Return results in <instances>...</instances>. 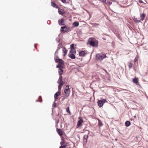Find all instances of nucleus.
Here are the masks:
<instances>
[{
    "instance_id": "nucleus-45",
    "label": "nucleus",
    "mask_w": 148,
    "mask_h": 148,
    "mask_svg": "<svg viewBox=\"0 0 148 148\" xmlns=\"http://www.w3.org/2000/svg\"><path fill=\"white\" fill-rule=\"evenodd\" d=\"M124 90H125V91H127V90H126V89H124Z\"/></svg>"
},
{
    "instance_id": "nucleus-20",
    "label": "nucleus",
    "mask_w": 148,
    "mask_h": 148,
    "mask_svg": "<svg viewBox=\"0 0 148 148\" xmlns=\"http://www.w3.org/2000/svg\"><path fill=\"white\" fill-rule=\"evenodd\" d=\"M79 25V22H75L73 23V25L74 27H77Z\"/></svg>"
},
{
    "instance_id": "nucleus-3",
    "label": "nucleus",
    "mask_w": 148,
    "mask_h": 148,
    "mask_svg": "<svg viewBox=\"0 0 148 148\" xmlns=\"http://www.w3.org/2000/svg\"><path fill=\"white\" fill-rule=\"evenodd\" d=\"M79 120L77 122V128H78L80 127L82 125V123L83 122V120L82 119V118L79 117Z\"/></svg>"
},
{
    "instance_id": "nucleus-27",
    "label": "nucleus",
    "mask_w": 148,
    "mask_h": 148,
    "mask_svg": "<svg viewBox=\"0 0 148 148\" xmlns=\"http://www.w3.org/2000/svg\"><path fill=\"white\" fill-rule=\"evenodd\" d=\"M56 67L59 68H63V67L62 66V65L59 64L56 66Z\"/></svg>"
},
{
    "instance_id": "nucleus-49",
    "label": "nucleus",
    "mask_w": 148,
    "mask_h": 148,
    "mask_svg": "<svg viewBox=\"0 0 148 148\" xmlns=\"http://www.w3.org/2000/svg\"><path fill=\"white\" fill-rule=\"evenodd\" d=\"M112 1L113 0H111Z\"/></svg>"
},
{
    "instance_id": "nucleus-5",
    "label": "nucleus",
    "mask_w": 148,
    "mask_h": 148,
    "mask_svg": "<svg viewBox=\"0 0 148 148\" xmlns=\"http://www.w3.org/2000/svg\"><path fill=\"white\" fill-rule=\"evenodd\" d=\"M87 53V51H81L79 52V56H84Z\"/></svg>"
},
{
    "instance_id": "nucleus-29",
    "label": "nucleus",
    "mask_w": 148,
    "mask_h": 148,
    "mask_svg": "<svg viewBox=\"0 0 148 148\" xmlns=\"http://www.w3.org/2000/svg\"><path fill=\"white\" fill-rule=\"evenodd\" d=\"M101 1L104 4H107L106 2V0H101Z\"/></svg>"
},
{
    "instance_id": "nucleus-14",
    "label": "nucleus",
    "mask_w": 148,
    "mask_h": 148,
    "mask_svg": "<svg viewBox=\"0 0 148 148\" xmlns=\"http://www.w3.org/2000/svg\"><path fill=\"white\" fill-rule=\"evenodd\" d=\"M51 6L53 8H58L59 7L58 5H57L55 3L53 2H51Z\"/></svg>"
},
{
    "instance_id": "nucleus-37",
    "label": "nucleus",
    "mask_w": 148,
    "mask_h": 148,
    "mask_svg": "<svg viewBox=\"0 0 148 148\" xmlns=\"http://www.w3.org/2000/svg\"><path fill=\"white\" fill-rule=\"evenodd\" d=\"M139 2L140 3H143V2L142 0H139Z\"/></svg>"
},
{
    "instance_id": "nucleus-17",
    "label": "nucleus",
    "mask_w": 148,
    "mask_h": 148,
    "mask_svg": "<svg viewBox=\"0 0 148 148\" xmlns=\"http://www.w3.org/2000/svg\"><path fill=\"white\" fill-rule=\"evenodd\" d=\"M64 84L63 82H62L61 83L59 84V85L58 86L59 91L61 89L62 86Z\"/></svg>"
},
{
    "instance_id": "nucleus-12",
    "label": "nucleus",
    "mask_w": 148,
    "mask_h": 148,
    "mask_svg": "<svg viewBox=\"0 0 148 148\" xmlns=\"http://www.w3.org/2000/svg\"><path fill=\"white\" fill-rule=\"evenodd\" d=\"M97 103L98 105L100 107L102 106L103 105V101H101V100H98L97 101Z\"/></svg>"
},
{
    "instance_id": "nucleus-6",
    "label": "nucleus",
    "mask_w": 148,
    "mask_h": 148,
    "mask_svg": "<svg viewBox=\"0 0 148 148\" xmlns=\"http://www.w3.org/2000/svg\"><path fill=\"white\" fill-rule=\"evenodd\" d=\"M61 31L62 32H65L68 31L69 29V28H67L66 26L64 27H61Z\"/></svg>"
},
{
    "instance_id": "nucleus-39",
    "label": "nucleus",
    "mask_w": 148,
    "mask_h": 148,
    "mask_svg": "<svg viewBox=\"0 0 148 148\" xmlns=\"http://www.w3.org/2000/svg\"><path fill=\"white\" fill-rule=\"evenodd\" d=\"M136 22H137V23H140V20H136Z\"/></svg>"
},
{
    "instance_id": "nucleus-41",
    "label": "nucleus",
    "mask_w": 148,
    "mask_h": 148,
    "mask_svg": "<svg viewBox=\"0 0 148 148\" xmlns=\"http://www.w3.org/2000/svg\"><path fill=\"white\" fill-rule=\"evenodd\" d=\"M113 1V2H116L117 3H118V2L117 1H115V0H113L112 1Z\"/></svg>"
},
{
    "instance_id": "nucleus-7",
    "label": "nucleus",
    "mask_w": 148,
    "mask_h": 148,
    "mask_svg": "<svg viewBox=\"0 0 148 148\" xmlns=\"http://www.w3.org/2000/svg\"><path fill=\"white\" fill-rule=\"evenodd\" d=\"M55 62L56 63H58L59 64H61L62 65L64 64V61L61 59H56L55 60Z\"/></svg>"
},
{
    "instance_id": "nucleus-1",
    "label": "nucleus",
    "mask_w": 148,
    "mask_h": 148,
    "mask_svg": "<svg viewBox=\"0 0 148 148\" xmlns=\"http://www.w3.org/2000/svg\"><path fill=\"white\" fill-rule=\"evenodd\" d=\"M90 45L93 47H97L98 44V41L95 39H91L88 41Z\"/></svg>"
},
{
    "instance_id": "nucleus-24",
    "label": "nucleus",
    "mask_w": 148,
    "mask_h": 148,
    "mask_svg": "<svg viewBox=\"0 0 148 148\" xmlns=\"http://www.w3.org/2000/svg\"><path fill=\"white\" fill-rule=\"evenodd\" d=\"M98 124L99 126H101L103 125V123L100 120H98Z\"/></svg>"
},
{
    "instance_id": "nucleus-22",
    "label": "nucleus",
    "mask_w": 148,
    "mask_h": 148,
    "mask_svg": "<svg viewBox=\"0 0 148 148\" xmlns=\"http://www.w3.org/2000/svg\"><path fill=\"white\" fill-rule=\"evenodd\" d=\"M133 82L134 83L137 84L138 83V79L136 78H134L133 80Z\"/></svg>"
},
{
    "instance_id": "nucleus-23",
    "label": "nucleus",
    "mask_w": 148,
    "mask_h": 148,
    "mask_svg": "<svg viewBox=\"0 0 148 148\" xmlns=\"http://www.w3.org/2000/svg\"><path fill=\"white\" fill-rule=\"evenodd\" d=\"M63 52L64 53V56H65L67 53V51L65 47H64L63 49Z\"/></svg>"
},
{
    "instance_id": "nucleus-18",
    "label": "nucleus",
    "mask_w": 148,
    "mask_h": 148,
    "mask_svg": "<svg viewBox=\"0 0 148 148\" xmlns=\"http://www.w3.org/2000/svg\"><path fill=\"white\" fill-rule=\"evenodd\" d=\"M59 74L60 75H61L63 73V70L62 69L60 68L59 69Z\"/></svg>"
},
{
    "instance_id": "nucleus-8",
    "label": "nucleus",
    "mask_w": 148,
    "mask_h": 148,
    "mask_svg": "<svg viewBox=\"0 0 148 148\" xmlns=\"http://www.w3.org/2000/svg\"><path fill=\"white\" fill-rule=\"evenodd\" d=\"M88 138V135H85L84 136L83 141V145H85L86 144L87 142V141Z\"/></svg>"
},
{
    "instance_id": "nucleus-28",
    "label": "nucleus",
    "mask_w": 148,
    "mask_h": 148,
    "mask_svg": "<svg viewBox=\"0 0 148 148\" xmlns=\"http://www.w3.org/2000/svg\"><path fill=\"white\" fill-rule=\"evenodd\" d=\"M66 147V145H61L60 147L59 148H65Z\"/></svg>"
},
{
    "instance_id": "nucleus-47",
    "label": "nucleus",
    "mask_w": 148,
    "mask_h": 148,
    "mask_svg": "<svg viewBox=\"0 0 148 148\" xmlns=\"http://www.w3.org/2000/svg\"><path fill=\"white\" fill-rule=\"evenodd\" d=\"M36 101H38V100H36Z\"/></svg>"
},
{
    "instance_id": "nucleus-44",
    "label": "nucleus",
    "mask_w": 148,
    "mask_h": 148,
    "mask_svg": "<svg viewBox=\"0 0 148 148\" xmlns=\"http://www.w3.org/2000/svg\"><path fill=\"white\" fill-rule=\"evenodd\" d=\"M42 101V100L41 99L40 101V102H41Z\"/></svg>"
},
{
    "instance_id": "nucleus-42",
    "label": "nucleus",
    "mask_w": 148,
    "mask_h": 148,
    "mask_svg": "<svg viewBox=\"0 0 148 148\" xmlns=\"http://www.w3.org/2000/svg\"><path fill=\"white\" fill-rule=\"evenodd\" d=\"M39 99H41V96H40L39 97Z\"/></svg>"
},
{
    "instance_id": "nucleus-35",
    "label": "nucleus",
    "mask_w": 148,
    "mask_h": 148,
    "mask_svg": "<svg viewBox=\"0 0 148 148\" xmlns=\"http://www.w3.org/2000/svg\"><path fill=\"white\" fill-rule=\"evenodd\" d=\"M61 1L63 3H66V0H61Z\"/></svg>"
},
{
    "instance_id": "nucleus-11",
    "label": "nucleus",
    "mask_w": 148,
    "mask_h": 148,
    "mask_svg": "<svg viewBox=\"0 0 148 148\" xmlns=\"http://www.w3.org/2000/svg\"><path fill=\"white\" fill-rule=\"evenodd\" d=\"M74 44H72L70 46V48L71 50H70V52L71 53H73V51L75 50V49L74 46Z\"/></svg>"
},
{
    "instance_id": "nucleus-36",
    "label": "nucleus",
    "mask_w": 148,
    "mask_h": 148,
    "mask_svg": "<svg viewBox=\"0 0 148 148\" xmlns=\"http://www.w3.org/2000/svg\"><path fill=\"white\" fill-rule=\"evenodd\" d=\"M56 40L58 41V42H60V40L58 38H57L56 39Z\"/></svg>"
},
{
    "instance_id": "nucleus-40",
    "label": "nucleus",
    "mask_w": 148,
    "mask_h": 148,
    "mask_svg": "<svg viewBox=\"0 0 148 148\" xmlns=\"http://www.w3.org/2000/svg\"><path fill=\"white\" fill-rule=\"evenodd\" d=\"M94 26L99 25V24H97V23H95V24H94Z\"/></svg>"
},
{
    "instance_id": "nucleus-2",
    "label": "nucleus",
    "mask_w": 148,
    "mask_h": 148,
    "mask_svg": "<svg viewBox=\"0 0 148 148\" xmlns=\"http://www.w3.org/2000/svg\"><path fill=\"white\" fill-rule=\"evenodd\" d=\"M107 57L105 53L97 54L96 55V58L97 60H101Z\"/></svg>"
},
{
    "instance_id": "nucleus-26",
    "label": "nucleus",
    "mask_w": 148,
    "mask_h": 148,
    "mask_svg": "<svg viewBox=\"0 0 148 148\" xmlns=\"http://www.w3.org/2000/svg\"><path fill=\"white\" fill-rule=\"evenodd\" d=\"M60 10V9H59L58 10V13L59 14L61 15L64 14V13L61 10Z\"/></svg>"
},
{
    "instance_id": "nucleus-31",
    "label": "nucleus",
    "mask_w": 148,
    "mask_h": 148,
    "mask_svg": "<svg viewBox=\"0 0 148 148\" xmlns=\"http://www.w3.org/2000/svg\"><path fill=\"white\" fill-rule=\"evenodd\" d=\"M128 66L130 69L131 68H132V64L131 63H130L129 64Z\"/></svg>"
},
{
    "instance_id": "nucleus-30",
    "label": "nucleus",
    "mask_w": 148,
    "mask_h": 148,
    "mask_svg": "<svg viewBox=\"0 0 148 148\" xmlns=\"http://www.w3.org/2000/svg\"><path fill=\"white\" fill-rule=\"evenodd\" d=\"M66 111L68 113H70V110H69V107H68L66 109Z\"/></svg>"
},
{
    "instance_id": "nucleus-10",
    "label": "nucleus",
    "mask_w": 148,
    "mask_h": 148,
    "mask_svg": "<svg viewBox=\"0 0 148 148\" xmlns=\"http://www.w3.org/2000/svg\"><path fill=\"white\" fill-rule=\"evenodd\" d=\"M60 92L59 91H58L54 95V98L55 99V101H56L58 99V97L60 95Z\"/></svg>"
},
{
    "instance_id": "nucleus-9",
    "label": "nucleus",
    "mask_w": 148,
    "mask_h": 148,
    "mask_svg": "<svg viewBox=\"0 0 148 148\" xmlns=\"http://www.w3.org/2000/svg\"><path fill=\"white\" fill-rule=\"evenodd\" d=\"M64 20L63 18L59 20L58 22L59 23V25H64Z\"/></svg>"
},
{
    "instance_id": "nucleus-34",
    "label": "nucleus",
    "mask_w": 148,
    "mask_h": 148,
    "mask_svg": "<svg viewBox=\"0 0 148 148\" xmlns=\"http://www.w3.org/2000/svg\"><path fill=\"white\" fill-rule=\"evenodd\" d=\"M56 103H55V102H54L53 103V107H56Z\"/></svg>"
},
{
    "instance_id": "nucleus-25",
    "label": "nucleus",
    "mask_w": 148,
    "mask_h": 148,
    "mask_svg": "<svg viewBox=\"0 0 148 148\" xmlns=\"http://www.w3.org/2000/svg\"><path fill=\"white\" fill-rule=\"evenodd\" d=\"M60 144L61 145H66V143L64 142V141H61L60 143Z\"/></svg>"
},
{
    "instance_id": "nucleus-46",
    "label": "nucleus",
    "mask_w": 148,
    "mask_h": 148,
    "mask_svg": "<svg viewBox=\"0 0 148 148\" xmlns=\"http://www.w3.org/2000/svg\"><path fill=\"white\" fill-rule=\"evenodd\" d=\"M134 117H136V116H134Z\"/></svg>"
},
{
    "instance_id": "nucleus-33",
    "label": "nucleus",
    "mask_w": 148,
    "mask_h": 148,
    "mask_svg": "<svg viewBox=\"0 0 148 148\" xmlns=\"http://www.w3.org/2000/svg\"><path fill=\"white\" fill-rule=\"evenodd\" d=\"M101 101H102L103 102V103L104 104V103H105L106 102H107V100L106 99H103Z\"/></svg>"
},
{
    "instance_id": "nucleus-48",
    "label": "nucleus",
    "mask_w": 148,
    "mask_h": 148,
    "mask_svg": "<svg viewBox=\"0 0 148 148\" xmlns=\"http://www.w3.org/2000/svg\"><path fill=\"white\" fill-rule=\"evenodd\" d=\"M60 49V48H58V49Z\"/></svg>"
},
{
    "instance_id": "nucleus-38",
    "label": "nucleus",
    "mask_w": 148,
    "mask_h": 148,
    "mask_svg": "<svg viewBox=\"0 0 148 148\" xmlns=\"http://www.w3.org/2000/svg\"><path fill=\"white\" fill-rule=\"evenodd\" d=\"M138 59V58H137L136 57L135 58V61L136 62V61Z\"/></svg>"
},
{
    "instance_id": "nucleus-19",
    "label": "nucleus",
    "mask_w": 148,
    "mask_h": 148,
    "mask_svg": "<svg viewBox=\"0 0 148 148\" xmlns=\"http://www.w3.org/2000/svg\"><path fill=\"white\" fill-rule=\"evenodd\" d=\"M69 56L72 59H75V56L73 53L71 54Z\"/></svg>"
},
{
    "instance_id": "nucleus-32",
    "label": "nucleus",
    "mask_w": 148,
    "mask_h": 148,
    "mask_svg": "<svg viewBox=\"0 0 148 148\" xmlns=\"http://www.w3.org/2000/svg\"><path fill=\"white\" fill-rule=\"evenodd\" d=\"M107 3H108L109 5H111L112 3V2L109 1V0H107Z\"/></svg>"
},
{
    "instance_id": "nucleus-21",
    "label": "nucleus",
    "mask_w": 148,
    "mask_h": 148,
    "mask_svg": "<svg viewBox=\"0 0 148 148\" xmlns=\"http://www.w3.org/2000/svg\"><path fill=\"white\" fill-rule=\"evenodd\" d=\"M130 122L128 121H126L125 123V125L127 127L129 126L130 125Z\"/></svg>"
},
{
    "instance_id": "nucleus-16",
    "label": "nucleus",
    "mask_w": 148,
    "mask_h": 148,
    "mask_svg": "<svg viewBox=\"0 0 148 148\" xmlns=\"http://www.w3.org/2000/svg\"><path fill=\"white\" fill-rule=\"evenodd\" d=\"M145 14L144 13H143V14H140V17L141 18V19L142 21L145 18Z\"/></svg>"
},
{
    "instance_id": "nucleus-15",
    "label": "nucleus",
    "mask_w": 148,
    "mask_h": 148,
    "mask_svg": "<svg viewBox=\"0 0 148 148\" xmlns=\"http://www.w3.org/2000/svg\"><path fill=\"white\" fill-rule=\"evenodd\" d=\"M62 82V75H60L59 76V78L58 81L57 82L58 84H60Z\"/></svg>"
},
{
    "instance_id": "nucleus-4",
    "label": "nucleus",
    "mask_w": 148,
    "mask_h": 148,
    "mask_svg": "<svg viewBox=\"0 0 148 148\" xmlns=\"http://www.w3.org/2000/svg\"><path fill=\"white\" fill-rule=\"evenodd\" d=\"M69 87L68 85H67L65 89L64 90V92L65 94V95L68 96L69 94Z\"/></svg>"
},
{
    "instance_id": "nucleus-43",
    "label": "nucleus",
    "mask_w": 148,
    "mask_h": 148,
    "mask_svg": "<svg viewBox=\"0 0 148 148\" xmlns=\"http://www.w3.org/2000/svg\"><path fill=\"white\" fill-rule=\"evenodd\" d=\"M34 47H35V48H36V45H34Z\"/></svg>"
},
{
    "instance_id": "nucleus-13",
    "label": "nucleus",
    "mask_w": 148,
    "mask_h": 148,
    "mask_svg": "<svg viewBox=\"0 0 148 148\" xmlns=\"http://www.w3.org/2000/svg\"><path fill=\"white\" fill-rule=\"evenodd\" d=\"M57 131L60 136H61L63 134V132L61 130L59 129H57Z\"/></svg>"
}]
</instances>
